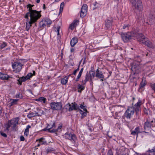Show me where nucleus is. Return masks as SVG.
Returning <instances> with one entry per match:
<instances>
[{"mask_svg": "<svg viewBox=\"0 0 155 155\" xmlns=\"http://www.w3.org/2000/svg\"><path fill=\"white\" fill-rule=\"evenodd\" d=\"M142 104L141 101L139 100L138 102L134 106L128 107L124 115L122 116L123 119H124L126 117L130 119L134 114L135 111L136 115V118H138L140 112V106Z\"/></svg>", "mask_w": 155, "mask_h": 155, "instance_id": "nucleus-1", "label": "nucleus"}, {"mask_svg": "<svg viewBox=\"0 0 155 155\" xmlns=\"http://www.w3.org/2000/svg\"><path fill=\"white\" fill-rule=\"evenodd\" d=\"M20 119L19 117L13 118L10 120H8L7 123L4 125L5 129L4 131L8 132L9 130V128L11 127L12 130L14 131H16L18 130L17 125Z\"/></svg>", "mask_w": 155, "mask_h": 155, "instance_id": "nucleus-2", "label": "nucleus"}, {"mask_svg": "<svg viewBox=\"0 0 155 155\" xmlns=\"http://www.w3.org/2000/svg\"><path fill=\"white\" fill-rule=\"evenodd\" d=\"M29 16L30 17V20L35 22L41 17V15L40 12L35 10H31L27 12L25 18L28 19Z\"/></svg>", "mask_w": 155, "mask_h": 155, "instance_id": "nucleus-3", "label": "nucleus"}, {"mask_svg": "<svg viewBox=\"0 0 155 155\" xmlns=\"http://www.w3.org/2000/svg\"><path fill=\"white\" fill-rule=\"evenodd\" d=\"M138 33V31L136 29L133 30L131 32H127L126 33H122L121 36L123 41L125 42H127L129 41L132 37H135L137 39Z\"/></svg>", "mask_w": 155, "mask_h": 155, "instance_id": "nucleus-4", "label": "nucleus"}, {"mask_svg": "<svg viewBox=\"0 0 155 155\" xmlns=\"http://www.w3.org/2000/svg\"><path fill=\"white\" fill-rule=\"evenodd\" d=\"M137 39L139 42L151 48L154 47L152 43L148 38L146 37L142 33H139L138 36L137 37Z\"/></svg>", "mask_w": 155, "mask_h": 155, "instance_id": "nucleus-5", "label": "nucleus"}, {"mask_svg": "<svg viewBox=\"0 0 155 155\" xmlns=\"http://www.w3.org/2000/svg\"><path fill=\"white\" fill-rule=\"evenodd\" d=\"M129 1L134 10H137L139 12L142 11L143 6L141 0H129Z\"/></svg>", "mask_w": 155, "mask_h": 155, "instance_id": "nucleus-6", "label": "nucleus"}, {"mask_svg": "<svg viewBox=\"0 0 155 155\" xmlns=\"http://www.w3.org/2000/svg\"><path fill=\"white\" fill-rule=\"evenodd\" d=\"M155 126V119L152 117H149L144 123V128H151Z\"/></svg>", "mask_w": 155, "mask_h": 155, "instance_id": "nucleus-7", "label": "nucleus"}, {"mask_svg": "<svg viewBox=\"0 0 155 155\" xmlns=\"http://www.w3.org/2000/svg\"><path fill=\"white\" fill-rule=\"evenodd\" d=\"M23 65L20 62H14L12 64L13 71L15 73L20 72L22 69V67Z\"/></svg>", "mask_w": 155, "mask_h": 155, "instance_id": "nucleus-8", "label": "nucleus"}, {"mask_svg": "<svg viewBox=\"0 0 155 155\" xmlns=\"http://www.w3.org/2000/svg\"><path fill=\"white\" fill-rule=\"evenodd\" d=\"M50 106L53 110H59L62 107L61 103L60 102H52L50 103Z\"/></svg>", "mask_w": 155, "mask_h": 155, "instance_id": "nucleus-9", "label": "nucleus"}, {"mask_svg": "<svg viewBox=\"0 0 155 155\" xmlns=\"http://www.w3.org/2000/svg\"><path fill=\"white\" fill-rule=\"evenodd\" d=\"M131 69L134 74H138L140 71V67L138 64L134 63L131 64Z\"/></svg>", "mask_w": 155, "mask_h": 155, "instance_id": "nucleus-10", "label": "nucleus"}, {"mask_svg": "<svg viewBox=\"0 0 155 155\" xmlns=\"http://www.w3.org/2000/svg\"><path fill=\"white\" fill-rule=\"evenodd\" d=\"M87 6L86 4H84L83 5L80 14V17L83 18L85 17L87 14Z\"/></svg>", "mask_w": 155, "mask_h": 155, "instance_id": "nucleus-11", "label": "nucleus"}, {"mask_svg": "<svg viewBox=\"0 0 155 155\" xmlns=\"http://www.w3.org/2000/svg\"><path fill=\"white\" fill-rule=\"evenodd\" d=\"M155 23V15L153 13H150L147 18V23L149 25H152Z\"/></svg>", "mask_w": 155, "mask_h": 155, "instance_id": "nucleus-12", "label": "nucleus"}, {"mask_svg": "<svg viewBox=\"0 0 155 155\" xmlns=\"http://www.w3.org/2000/svg\"><path fill=\"white\" fill-rule=\"evenodd\" d=\"M98 68L96 71L95 77L99 79H100L101 81H103V79L104 78V76L102 72L99 70Z\"/></svg>", "mask_w": 155, "mask_h": 155, "instance_id": "nucleus-13", "label": "nucleus"}, {"mask_svg": "<svg viewBox=\"0 0 155 155\" xmlns=\"http://www.w3.org/2000/svg\"><path fill=\"white\" fill-rule=\"evenodd\" d=\"M93 78L91 77V71L89 72H88L86 73L85 76V79L84 80H82V82L83 85H85L87 82L90 80V81H92Z\"/></svg>", "mask_w": 155, "mask_h": 155, "instance_id": "nucleus-14", "label": "nucleus"}, {"mask_svg": "<svg viewBox=\"0 0 155 155\" xmlns=\"http://www.w3.org/2000/svg\"><path fill=\"white\" fill-rule=\"evenodd\" d=\"M142 132H145L143 131L141 127H136L135 129L132 131L131 134L133 135H138V134Z\"/></svg>", "mask_w": 155, "mask_h": 155, "instance_id": "nucleus-15", "label": "nucleus"}, {"mask_svg": "<svg viewBox=\"0 0 155 155\" xmlns=\"http://www.w3.org/2000/svg\"><path fill=\"white\" fill-rule=\"evenodd\" d=\"M79 106L75 102L71 103L70 104V108L68 109L69 111H71L73 110H79Z\"/></svg>", "mask_w": 155, "mask_h": 155, "instance_id": "nucleus-16", "label": "nucleus"}, {"mask_svg": "<svg viewBox=\"0 0 155 155\" xmlns=\"http://www.w3.org/2000/svg\"><path fill=\"white\" fill-rule=\"evenodd\" d=\"M146 85V82L145 80H143L140 82L138 91L141 92L143 91L144 89V87Z\"/></svg>", "mask_w": 155, "mask_h": 155, "instance_id": "nucleus-17", "label": "nucleus"}, {"mask_svg": "<svg viewBox=\"0 0 155 155\" xmlns=\"http://www.w3.org/2000/svg\"><path fill=\"white\" fill-rule=\"evenodd\" d=\"M113 21L112 19H108L105 21V28L107 29L110 28L112 25Z\"/></svg>", "mask_w": 155, "mask_h": 155, "instance_id": "nucleus-18", "label": "nucleus"}, {"mask_svg": "<svg viewBox=\"0 0 155 155\" xmlns=\"http://www.w3.org/2000/svg\"><path fill=\"white\" fill-rule=\"evenodd\" d=\"M27 22L26 24V31H28L30 27L31 26V25L35 22L33 21H32L29 20V18L28 19H27Z\"/></svg>", "mask_w": 155, "mask_h": 155, "instance_id": "nucleus-19", "label": "nucleus"}, {"mask_svg": "<svg viewBox=\"0 0 155 155\" xmlns=\"http://www.w3.org/2000/svg\"><path fill=\"white\" fill-rule=\"evenodd\" d=\"M51 124H48L47 126V128H48V131L51 132V133H53L55 132V130H51V129L53 128H54L55 127V122H54L52 124L51 126Z\"/></svg>", "mask_w": 155, "mask_h": 155, "instance_id": "nucleus-20", "label": "nucleus"}, {"mask_svg": "<svg viewBox=\"0 0 155 155\" xmlns=\"http://www.w3.org/2000/svg\"><path fill=\"white\" fill-rule=\"evenodd\" d=\"M11 78L8 75L0 72V79L3 80H8Z\"/></svg>", "mask_w": 155, "mask_h": 155, "instance_id": "nucleus-21", "label": "nucleus"}, {"mask_svg": "<svg viewBox=\"0 0 155 155\" xmlns=\"http://www.w3.org/2000/svg\"><path fill=\"white\" fill-rule=\"evenodd\" d=\"M41 116L38 112H35V113L29 112V113L27 115V117L29 118H31L33 117L36 116Z\"/></svg>", "mask_w": 155, "mask_h": 155, "instance_id": "nucleus-22", "label": "nucleus"}, {"mask_svg": "<svg viewBox=\"0 0 155 155\" xmlns=\"http://www.w3.org/2000/svg\"><path fill=\"white\" fill-rule=\"evenodd\" d=\"M78 39L76 37H74L70 41L71 46V47H74L78 42Z\"/></svg>", "mask_w": 155, "mask_h": 155, "instance_id": "nucleus-23", "label": "nucleus"}, {"mask_svg": "<svg viewBox=\"0 0 155 155\" xmlns=\"http://www.w3.org/2000/svg\"><path fill=\"white\" fill-rule=\"evenodd\" d=\"M70 76L69 75L68 76H65L64 78H62L61 79V83L63 85H65L68 82V78Z\"/></svg>", "mask_w": 155, "mask_h": 155, "instance_id": "nucleus-24", "label": "nucleus"}, {"mask_svg": "<svg viewBox=\"0 0 155 155\" xmlns=\"http://www.w3.org/2000/svg\"><path fill=\"white\" fill-rule=\"evenodd\" d=\"M85 88V86H84V85L78 84L77 87L78 91L79 93H81L82 91L84 90Z\"/></svg>", "mask_w": 155, "mask_h": 155, "instance_id": "nucleus-25", "label": "nucleus"}, {"mask_svg": "<svg viewBox=\"0 0 155 155\" xmlns=\"http://www.w3.org/2000/svg\"><path fill=\"white\" fill-rule=\"evenodd\" d=\"M19 99H10L11 102L10 103V106H11L17 104V102Z\"/></svg>", "mask_w": 155, "mask_h": 155, "instance_id": "nucleus-26", "label": "nucleus"}, {"mask_svg": "<svg viewBox=\"0 0 155 155\" xmlns=\"http://www.w3.org/2000/svg\"><path fill=\"white\" fill-rule=\"evenodd\" d=\"M46 25H50L52 23L50 19L49 18H45L43 19Z\"/></svg>", "mask_w": 155, "mask_h": 155, "instance_id": "nucleus-27", "label": "nucleus"}, {"mask_svg": "<svg viewBox=\"0 0 155 155\" xmlns=\"http://www.w3.org/2000/svg\"><path fill=\"white\" fill-rule=\"evenodd\" d=\"M26 81V79H25V77H22L21 78H20L17 80L18 82L19 83L18 84L20 85H21L22 84L21 83L22 82H24Z\"/></svg>", "mask_w": 155, "mask_h": 155, "instance_id": "nucleus-28", "label": "nucleus"}, {"mask_svg": "<svg viewBox=\"0 0 155 155\" xmlns=\"http://www.w3.org/2000/svg\"><path fill=\"white\" fill-rule=\"evenodd\" d=\"M35 100L37 101L43 102V103H45L46 99L43 97H40L36 99Z\"/></svg>", "mask_w": 155, "mask_h": 155, "instance_id": "nucleus-29", "label": "nucleus"}, {"mask_svg": "<svg viewBox=\"0 0 155 155\" xmlns=\"http://www.w3.org/2000/svg\"><path fill=\"white\" fill-rule=\"evenodd\" d=\"M31 127L30 125H28L27 126L26 129L24 132V134L25 136H28V135L29 129L31 128Z\"/></svg>", "mask_w": 155, "mask_h": 155, "instance_id": "nucleus-30", "label": "nucleus"}, {"mask_svg": "<svg viewBox=\"0 0 155 155\" xmlns=\"http://www.w3.org/2000/svg\"><path fill=\"white\" fill-rule=\"evenodd\" d=\"M46 25L43 20L41 21L39 23V27L40 28H43L46 26Z\"/></svg>", "mask_w": 155, "mask_h": 155, "instance_id": "nucleus-31", "label": "nucleus"}, {"mask_svg": "<svg viewBox=\"0 0 155 155\" xmlns=\"http://www.w3.org/2000/svg\"><path fill=\"white\" fill-rule=\"evenodd\" d=\"M65 2H62L60 4V10H59V13H61L65 5Z\"/></svg>", "mask_w": 155, "mask_h": 155, "instance_id": "nucleus-32", "label": "nucleus"}, {"mask_svg": "<svg viewBox=\"0 0 155 155\" xmlns=\"http://www.w3.org/2000/svg\"><path fill=\"white\" fill-rule=\"evenodd\" d=\"M134 61L138 63H140L141 61V57L138 56H136L135 57Z\"/></svg>", "mask_w": 155, "mask_h": 155, "instance_id": "nucleus-33", "label": "nucleus"}, {"mask_svg": "<svg viewBox=\"0 0 155 155\" xmlns=\"http://www.w3.org/2000/svg\"><path fill=\"white\" fill-rule=\"evenodd\" d=\"M62 127V124H59V125L57 129H55V132H60L61 130V128Z\"/></svg>", "mask_w": 155, "mask_h": 155, "instance_id": "nucleus-34", "label": "nucleus"}, {"mask_svg": "<svg viewBox=\"0 0 155 155\" xmlns=\"http://www.w3.org/2000/svg\"><path fill=\"white\" fill-rule=\"evenodd\" d=\"M55 150V149L52 147H48L46 150L47 153H49L53 152Z\"/></svg>", "mask_w": 155, "mask_h": 155, "instance_id": "nucleus-35", "label": "nucleus"}, {"mask_svg": "<svg viewBox=\"0 0 155 155\" xmlns=\"http://www.w3.org/2000/svg\"><path fill=\"white\" fill-rule=\"evenodd\" d=\"M15 97L17 99H21L23 98V96L20 93H18L16 94Z\"/></svg>", "mask_w": 155, "mask_h": 155, "instance_id": "nucleus-36", "label": "nucleus"}, {"mask_svg": "<svg viewBox=\"0 0 155 155\" xmlns=\"http://www.w3.org/2000/svg\"><path fill=\"white\" fill-rule=\"evenodd\" d=\"M33 76V74L31 73H29L25 77L26 80L30 79V78H31Z\"/></svg>", "mask_w": 155, "mask_h": 155, "instance_id": "nucleus-37", "label": "nucleus"}, {"mask_svg": "<svg viewBox=\"0 0 155 155\" xmlns=\"http://www.w3.org/2000/svg\"><path fill=\"white\" fill-rule=\"evenodd\" d=\"M66 138L68 139L71 141H74L76 138V136H65Z\"/></svg>", "mask_w": 155, "mask_h": 155, "instance_id": "nucleus-38", "label": "nucleus"}, {"mask_svg": "<svg viewBox=\"0 0 155 155\" xmlns=\"http://www.w3.org/2000/svg\"><path fill=\"white\" fill-rule=\"evenodd\" d=\"M7 43L5 42H3L0 45V47L1 48L3 49L7 46Z\"/></svg>", "mask_w": 155, "mask_h": 155, "instance_id": "nucleus-39", "label": "nucleus"}, {"mask_svg": "<svg viewBox=\"0 0 155 155\" xmlns=\"http://www.w3.org/2000/svg\"><path fill=\"white\" fill-rule=\"evenodd\" d=\"M94 5L95 7V9H96L97 8L101 6V5L100 4L97 3V2H95L94 3Z\"/></svg>", "mask_w": 155, "mask_h": 155, "instance_id": "nucleus-40", "label": "nucleus"}, {"mask_svg": "<svg viewBox=\"0 0 155 155\" xmlns=\"http://www.w3.org/2000/svg\"><path fill=\"white\" fill-rule=\"evenodd\" d=\"M34 6V5H31L30 4H28L27 5V8H29L28 10L29 12H30L31 10H33L32 8V7H33Z\"/></svg>", "mask_w": 155, "mask_h": 155, "instance_id": "nucleus-41", "label": "nucleus"}, {"mask_svg": "<svg viewBox=\"0 0 155 155\" xmlns=\"http://www.w3.org/2000/svg\"><path fill=\"white\" fill-rule=\"evenodd\" d=\"M150 86L152 89L155 92V83L150 84Z\"/></svg>", "mask_w": 155, "mask_h": 155, "instance_id": "nucleus-42", "label": "nucleus"}, {"mask_svg": "<svg viewBox=\"0 0 155 155\" xmlns=\"http://www.w3.org/2000/svg\"><path fill=\"white\" fill-rule=\"evenodd\" d=\"M79 21L78 20H74L72 23L75 27L78 24Z\"/></svg>", "mask_w": 155, "mask_h": 155, "instance_id": "nucleus-43", "label": "nucleus"}, {"mask_svg": "<svg viewBox=\"0 0 155 155\" xmlns=\"http://www.w3.org/2000/svg\"><path fill=\"white\" fill-rule=\"evenodd\" d=\"M84 104H81L80 106H79V107H80V108L83 109V110L84 111H85L86 112H87V110L86 109V106L83 105Z\"/></svg>", "mask_w": 155, "mask_h": 155, "instance_id": "nucleus-44", "label": "nucleus"}, {"mask_svg": "<svg viewBox=\"0 0 155 155\" xmlns=\"http://www.w3.org/2000/svg\"><path fill=\"white\" fill-rule=\"evenodd\" d=\"M59 25L58 26H57V32H58L57 35H59V30L60 28V25H61V23L60 22L59 23Z\"/></svg>", "mask_w": 155, "mask_h": 155, "instance_id": "nucleus-45", "label": "nucleus"}, {"mask_svg": "<svg viewBox=\"0 0 155 155\" xmlns=\"http://www.w3.org/2000/svg\"><path fill=\"white\" fill-rule=\"evenodd\" d=\"M130 26V25L128 24L124 25L123 26V29H128L129 27Z\"/></svg>", "mask_w": 155, "mask_h": 155, "instance_id": "nucleus-46", "label": "nucleus"}, {"mask_svg": "<svg viewBox=\"0 0 155 155\" xmlns=\"http://www.w3.org/2000/svg\"><path fill=\"white\" fill-rule=\"evenodd\" d=\"M70 103L66 104L64 106L66 110H68L70 108Z\"/></svg>", "mask_w": 155, "mask_h": 155, "instance_id": "nucleus-47", "label": "nucleus"}, {"mask_svg": "<svg viewBox=\"0 0 155 155\" xmlns=\"http://www.w3.org/2000/svg\"><path fill=\"white\" fill-rule=\"evenodd\" d=\"M75 27V26L72 23L70 25L69 28L71 30H73Z\"/></svg>", "mask_w": 155, "mask_h": 155, "instance_id": "nucleus-48", "label": "nucleus"}, {"mask_svg": "<svg viewBox=\"0 0 155 155\" xmlns=\"http://www.w3.org/2000/svg\"><path fill=\"white\" fill-rule=\"evenodd\" d=\"M39 142L40 143H41V142H42L43 143H42V144L43 143H45L46 142L45 140V139L43 138H40L39 139Z\"/></svg>", "mask_w": 155, "mask_h": 155, "instance_id": "nucleus-49", "label": "nucleus"}, {"mask_svg": "<svg viewBox=\"0 0 155 155\" xmlns=\"http://www.w3.org/2000/svg\"><path fill=\"white\" fill-rule=\"evenodd\" d=\"M91 72V77H92L93 78H94V77L95 75V73L94 71H93L91 70L90 71Z\"/></svg>", "mask_w": 155, "mask_h": 155, "instance_id": "nucleus-50", "label": "nucleus"}, {"mask_svg": "<svg viewBox=\"0 0 155 155\" xmlns=\"http://www.w3.org/2000/svg\"><path fill=\"white\" fill-rule=\"evenodd\" d=\"M79 110L80 111H81V112H82V113H81V114H82V116L84 117L87 114L86 112H83V111L82 110H80V109H79Z\"/></svg>", "mask_w": 155, "mask_h": 155, "instance_id": "nucleus-51", "label": "nucleus"}, {"mask_svg": "<svg viewBox=\"0 0 155 155\" xmlns=\"http://www.w3.org/2000/svg\"><path fill=\"white\" fill-rule=\"evenodd\" d=\"M149 151L150 152H154L155 153V146L151 150H149Z\"/></svg>", "mask_w": 155, "mask_h": 155, "instance_id": "nucleus-52", "label": "nucleus"}, {"mask_svg": "<svg viewBox=\"0 0 155 155\" xmlns=\"http://www.w3.org/2000/svg\"><path fill=\"white\" fill-rule=\"evenodd\" d=\"M83 70H84L83 68H82L81 69V70H80V72H79V74H78V75H80V76H81V75H82V72H83Z\"/></svg>", "mask_w": 155, "mask_h": 155, "instance_id": "nucleus-53", "label": "nucleus"}, {"mask_svg": "<svg viewBox=\"0 0 155 155\" xmlns=\"http://www.w3.org/2000/svg\"><path fill=\"white\" fill-rule=\"evenodd\" d=\"M107 155H113L112 152L111 150H110L108 151L107 153Z\"/></svg>", "mask_w": 155, "mask_h": 155, "instance_id": "nucleus-54", "label": "nucleus"}, {"mask_svg": "<svg viewBox=\"0 0 155 155\" xmlns=\"http://www.w3.org/2000/svg\"><path fill=\"white\" fill-rule=\"evenodd\" d=\"M81 76L78 75L77 77V78L75 80V81H78L79 80V79L80 78H81Z\"/></svg>", "mask_w": 155, "mask_h": 155, "instance_id": "nucleus-55", "label": "nucleus"}, {"mask_svg": "<svg viewBox=\"0 0 155 155\" xmlns=\"http://www.w3.org/2000/svg\"><path fill=\"white\" fill-rule=\"evenodd\" d=\"M20 140L21 141H24L25 140V138L24 136H20Z\"/></svg>", "mask_w": 155, "mask_h": 155, "instance_id": "nucleus-56", "label": "nucleus"}, {"mask_svg": "<svg viewBox=\"0 0 155 155\" xmlns=\"http://www.w3.org/2000/svg\"><path fill=\"white\" fill-rule=\"evenodd\" d=\"M81 61L80 62H79V63H80V64H79V65H78V68L77 69H76V70H77V71H79V67H80V64L81 63Z\"/></svg>", "mask_w": 155, "mask_h": 155, "instance_id": "nucleus-57", "label": "nucleus"}, {"mask_svg": "<svg viewBox=\"0 0 155 155\" xmlns=\"http://www.w3.org/2000/svg\"><path fill=\"white\" fill-rule=\"evenodd\" d=\"M77 71H77V70H75L73 72V74L74 75H76V73H77Z\"/></svg>", "mask_w": 155, "mask_h": 155, "instance_id": "nucleus-58", "label": "nucleus"}, {"mask_svg": "<svg viewBox=\"0 0 155 155\" xmlns=\"http://www.w3.org/2000/svg\"><path fill=\"white\" fill-rule=\"evenodd\" d=\"M75 51V49L74 48H71V52H74Z\"/></svg>", "mask_w": 155, "mask_h": 155, "instance_id": "nucleus-59", "label": "nucleus"}, {"mask_svg": "<svg viewBox=\"0 0 155 155\" xmlns=\"http://www.w3.org/2000/svg\"><path fill=\"white\" fill-rule=\"evenodd\" d=\"M43 8L44 10H45L46 8L45 5L44 4L43 5Z\"/></svg>", "mask_w": 155, "mask_h": 155, "instance_id": "nucleus-60", "label": "nucleus"}, {"mask_svg": "<svg viewBox=\"0 0 155 155\" xmlns=\"http://www.w3.org/2000/svg\"><path fill=\"white\" fill-rule=\"evenodd\" d=\"M118 113L117 112H116L115 114V116L117 117L118 116Z\"/></svg>", "mask_w": 155, "mask_h": 155, "instance_id": "nucleus-61", "label": "nucleus"}, {"mask_svg": "<svg viewBox=\"0 0 155 155\" xmlns=\"http://www.w3.org/2000/svg\"><path fill=\"white\" fill-rule=\"evenodd\" d=\"M33 73L32 74H33V75H35V71H33Z\"/></svg>", "mask_w": 155, "mask_h": 155, "instance_id": "nucleus-62", "label": "nucleus"}, {"mask_svg": "<svg viewBox=\"0 0 155 155\" xmlns=\"http://www.w3.org/2000/svg\"><path fill=\"white\" fill-rule=\"evenodd\" d=\"M40 0H37L36 2L37 3H39L40 2Z\"/></svg>", "mask_w": 155, "mask_h": 155, "instance_id": "nucleus-63", "label": "nucleus"}, {"mask_svg": "<svg viewBox=\"0 0 155 155\" xmlns=\"http://www.w3.org/2000/svg\"><path fill=\"white\" fill-rule=\"evenodd\" d=\"M47 78H48V79H49L51 78V77L50 76H47Z\"/></svg>", "mask_w": 155, "mask_h": 155, "instance_id": "nucleus-64", "label": "nucleus"}]
</instances>
